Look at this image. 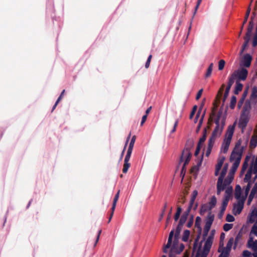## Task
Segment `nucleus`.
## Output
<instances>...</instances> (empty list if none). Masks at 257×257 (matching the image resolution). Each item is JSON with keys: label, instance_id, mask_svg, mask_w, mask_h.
Here are the masks:
<instances>
[{"label": "nucleus", "instance_id": "obj_57", "mask_svg": "<svg viewBox=\"0 0 257 257\" xmlns=\"http://www.w3.org/2000/svg\"><path fill=\"white\" fill-rule=\"evenodd\" d=\"M200 114H201V109H199V110L196 114V115L195 116V118L194 119L195 123H196L197 122L198 119L199 117L200 116Z\"/></svg>", "mask_w": 257, "mask_h": 257}, {"label": "nucleus", "instance_id": "obj_18", "mask_svg": "<svg viewBox=\"0 0 257 257\" xmlns=\"http://www.w3.org/2000/svg\"><path fill=\"white\" fill-rule=\"evenodd\" d=\"M252 57L249 54H246L243 57V63L246 67H249L250 65Z\"/></svg>", "mask_w": 257, "mask_h": 257}, {"label": "nucleus", "instance_id": "obj_14", "mask_svg": "<svg viewBox=\"0 0 257 257\" xmlns=\"http://www.w3.org/2000/svg\"><path fill=\"white\" fill-rule=\"evenodd\" d=\"M233 179V174L231 173H229L227 178L225 179L224 181H222V187L223 188V190L225 189L226 187L229 186L230 183L232 181Z\"/></svg>", "mask_w": 257, "mask_h": 257}, {"label": "nucleus", "instance_id": "obj_25", "mask_svg": "<svg viewBox=\"0 0 257 257\" xmlns=\"http://www.w3.org/2000/svg\"><path fill=\"white\" fill-rule=\"evenodd\" d=\"M252 174V169L249 168V170L247 171L246 174H245V177L243 179L244 181L245 182H249L250 181V179L251 176Z\"/></svg>", "mask_w": 257, "mask_h": 257}, {"label": "nucleus", "instance_id": "obj_35", "mask_svg": "<svg viewBox=\"0 0 257 257\" xmlns=\"http://www.w3.org/2000/svg\"><path fill=\"white\" fill-rule=\"evenodd\" d=\"M136 136H133V137H132V138L131 139V142L130 143L128 149H130V150H133V148H134V144H135V141H136Z\"/></svg>", "mask_w": 257, "mask_h": 257}, {"label": "nucleus", "instance_id": "obj_26", "mask_svg": "<svg viewBox=\"0 0 257 257\" xmlns=\"http://www.w3.org/2000/svg\"><path fill=\"white\" fill-rule=\"evenodd\" d=\"M119 191H118L117 193L115 194L113 200V203L111 207V210H113V211H114L116 203L118 201V198H119Z\"/></svg>", "mask_w": 257, "mask_h": 257}, {"label": "nucleus", "instance_id": "obj_60", "mask_svg": "<svg viewBox=\"0 0 257 257\" xmlns=\"http://www.w3.org/2000/svg\"><path fill=\"white\" fill-rule=\"evenodd\" d=\"M250 35H251V34L247 33L246 36L244 37V39L245 40V42H247V43H248V42L250 40Z\"/></svg>", "mask_w": 257, "mask_h": 257}, {"label": "nucleus", "instance_id": "obj_22", "mask_svg": "<svg viewBox=\"0 0 257 257\" xmlns=\"http://www.w3.org/2000/svg\"><path fill=\"white\" fill-rule=\"evenodd\" d=\"M236 73H235V72L234 71L232 74V75H231V76L230 77V78H229V80H228V84L230 86H232V84H233L234 82V80L235 79H237V76L236 75Z\"/></svg>", "mask_w": 257, "mask_h": 257}, {"label": "nucleus", "instance_id": "obj_47", "mask_svg": "<svg viewBox=\"0 0 257 257\" xmlns=\"http://www.w3.org/2000/svg\"><path fill=\"white\" fill-rule=\"evenodd\" d=\"M225 64V62L224 60H220L218 63V69L219 70H222L224 68Z\"/></svg>", "mask_w": 257, "mask_h": 257}, {"label": "nucleus", "instance_id": "obj_2", "mask_svg": "<svg viewBox=\"0 0 257 257\" xmlns=\"http://www.w3.org/2000/svg\"><path fill=\"white\" fill-rule=\"evenodd\" d=\"M247 141L245 142L243 145L242 144V141L239 140L236 143L235 146L231 153L230 157V161L233 162V165L231 167L229 173H231L234 176V174L237 169L241 159L243 152L246 148Z\"/></svg>", "mask_w": 257, "mask_h": 257}, {"label": "nucleus", "instance_id": "obj_43", "mask_svg": "<svg viewBox=\"0 0 257 257\" xmlns=\"http://www.w3.org/2000/svg\"><path fill=\"white\" fill-rule=\"evenodd\" d=\"M236 102V97L234 96H232L231 97V103H230V107L231 108H232V109L234 108V107L235 105Z\"/></svg>", "mask_w": 257, "mask_h": 257}, {"label": "nucleus", "instance_id": "obj_41", "mask_svg": "<svg viewBox=\"0 0 257 257\" xmlns=\"http://www.w3.org/2000/svg\"><path fill=\"white\" fill-rule=\"evenodd\" d=\"M228 201H226V200H223L222 204V208L220 211L221 213L223 214L224 212V211L226 209V207L227 205Z\"/></svg>", "mask_w": 257, "mask_h": 257}, {"label": "nucleus", "instance_id": "obj_10", "mask_svg": "<svg viewBox=\"0 0 257 257\" xmlns=\"http://www.w3.org/2000/svg\"><path fill=\"white\" fill-rule=\"evenodd\" d=\"M245 200L246 199H244V198H243L241 200L237 201V203L234 205L233 211L235 215L239 214L241 212L243 208V205Z\"/></svg>", "mask_w": 257, "mask_h": 257}, {"label": "nucleus", "instance_id": "obj_56", "mask_svg": "<svg viewBox=\"0 0 257 257\" xmlns=\"http://www.w3.org/2000/svg\"><path fill=\"white\" fill-rule=\"evenodd\" d=\"M244 257H249L251 255V253L248 250H244L242 253Z\"/></svg>", "mask_w": 257, "mask_h": 257}, {"label": "nucleus", "instance_id": "obj_64", "mask_svg": "<svg viewBox=\"0 0 257 257\" xmlns=\"http://www.w3.org/2000/svg\"><path fill=\"white\" fill-rule=\"evenodd\" d=\"M228 254L222 251L219 257H228Z\"/></svg>", "mask_w": 257, "mask_h": 257}, {"label": "nucleus", "instance_id": "obj_16", "mask_svg": "<svg viewBox=\"0 0 257 257\" xmlns=\"http://www.w3.org/2000/svg\"><path fill=\"white\" fill-rule=\"evenodd\" d=\"M241 187L237 185L236 186L235 189V193L234 196L235 198L237 200V201H239V200H241L244 197V196H241Z\"/></svg>", "mask_w": 257, "mask_h": 257}, {"label": "nucleus", "instance_id": "obj_53", "mask_svg": "<svg viewBox=\"0 0 257 257\" xmlns=\"http://www.w3.org/2000/svg\"><path fill=\"white\" fill-rule=\"evenodd\" d=\"M250 7H249L246 11V15H245V19H244V23L243 24H244L245 23H246V22L247 21V20L248 18V16L249 15V14H250Z\"/></svg>", "mask_w": 257, "mask_h": 257}, {"label": "nucleus", "instance_id": "obj_50", "mask_svg": "<svg viewBox=\"0 0 257 257\" xmlns=\"http://www.w3.org/2000/svg\"><path fill=\"white\" fill-rule=\"evenodd\" d=\"M226 220L227 222H233L234 220V217L232 215L227 214L226 218Z\"/></svg>", "mask_w": 257, "mask_h": 257}, {"label": "nucleus", "instance_id": "obj_5", "mask_svg": "<svg viewBox=\"0 0 257 257\" xmlns=\"http://www.w3.org/2000/svg\"><path fill=\"white\" fill-rule=\"evenodd\" d=\"M228 165L225 164L221 171L220 175L218 178L217 183V193L220 194L221 192L223 190V188L222 187V183L225 176L227 171L228 170Z\"/></svg>", "mask_w": 257, "mask_h": 257}, {"label": "nucleus", "instance_id": "obj_51", "mask_svg": "<svg viewBox=\"0 0 257 257\" xmlns=\"http://www.w3.org/2000/svg\"><path fill=\"white\" fill-rule=\"evenodd\" d=\"M253 28V24L252 21H250L249 23V27L248 28L247 33L251 34V31Z\"/></svg>", "mask_w": 257, "mask_h": 257}, {"label": "nucleus", "instance_id": "obj_12", "mask_svg": "<svg viewBox=\"0 0 257 257\" xmlns=\"http://www.w3.org/2000/svg\"><path fill=\"white\" fill-rule=\"evenodd\" d=\"M235 73H236V75L237 76V79L238 80H245L247 77L248 71L246 69L244 68H242L241 69L235 71Z\"/></svg>", "mask_w": 257, "mask_h": 257}, {"label": "nucleus", "instance_id": "obj_15", "mask_svg": "<svg viewBox=\"0 0 257 257\" xmlns=\"http://www.w3.org/2000/svg\"><path fill=\"white\" fill-rule=\"evenodd\" d=\"M174 235V231H171L170 233L167 244L165 245L164 248V252L167 253L168 252V249L171 247L173 245L172 243V239Z\"/></svg>", "mask_w": 257, "mask_h": 257}, {"label": "nucleus", "instance_id": "obj_20", "mask_svg": "<svg viewBox=\"0 0 257 257\" xmlns=\"http://www.w3.org/2000/svg\"><path fill=\"white\" fill-rule=\"evenodd\" d=\"M257 145V134H254L250 142V147L252 148H255Z\"/></svg>", "mask_w": 257, "mask_h": 257}, {"label": "nucleus", "instance_id": "obj_61", "mask_svg": "<svg viewBox=\"0 0 257 257\" xmlns=\"http://www.w3.org/2000/svg\"><path fill=\"white\" fill-rule=\"evenodd\" d=\"M181 227L182 226L179 227V225H178V227H177V228L176 229V231L175 237H178L179 236Z\"/></svg>", "mask_w": 257, "mask_h": 257}, {"label": "nucleus", "instance_id": "obj_7", "mask_svg": "<svg viewBox=\"0 0 257 257\" xmlns=\"http://www.w3.org/2000/svg\"><path fill=\"white\" fill-rule=\"evenodd\" d=\"M248 120V113L246 112H243L239 119V127L242 130L244 129L246 127Z\"/></svg>", "mask_w": 257, "mask_h": 257}, {"label": "nucleus", "instance_id": "obj_11", "mask_svg": "<svg viewBox=\"0 0 257 257\" xmlns=\"http://www.w3.org/2000/svg\"><path fill=\"white\" fill-rule=\"evenodd\" d=\"M191 156V154L189 149L186 148L183 150L182 156L181 157V161L182 162L184 161L185 162L184 164V166L188 163L189 161H190Z\"/></svg>", "mask_w": 257, "mask_h": 257}, {"label": "nucleus", "instance_id": "obj_27", "mask_svg": "<svg viewBox=\"0 0 257 257\" xmlns=\"http://www.w3.org/2000/svg\"><path fill=\"white\" fill-rule=\"evenodd\" d=\"M211 209V207H210L208 204H204L202 206L200 212L201 214H204L205 212L210 210Z\"/></svg>", "mask_w": 257, "mask_h": 257}, {"label": "nucleus", "instance_id": "obj_54", "mask_svg": "<svg viewBox=\"0 0 257 257\" xmlns=\"http://www.w3.org/2000/svg\"><path fill=\"white\" fill-rule=\"evenodd\" d=\"M202 2V0H198L197 1V5H196V6L195 7V11H194V14H193V16L195 15L199 7V5H200L201 3Z\"/></svg>", "mask_w": 257, "mask_h": 257}, {"label": "nucleus", "instance_id": "obj_30", "mask_svg": "<svg viewBox=\"0 0 257 257\" xmlns=\"http://www.w3.org/2000/svg\"><path fill=\"white\" fill-rule=\"evenodd\" d=\"M256 192V190L253 188L252 189L251 192L250 193V195L248 197V201H247V204H249L252 201L253 198L254 197V194Z\"/></svg>", "mask_w": 257, "mask_h": 257}, {"label": "nucleus", "instance_id": "obj_62", "mask_svg": "<svg viewBox=\"0 0 257 257\" xmlns=\"http://www.w3.org/2000/svg\"><path fill=\"white\" fill-rule=\"evenodd\" d=\"M147 116L148 115H147V114H145L143 116L142 118V121L141 122V125H143V124L145 123V122L146 121V120L147 119Z\"/></svg>", "mask_w": 257, "mask_h": 257}, {"label": "nucleus", "instance_id": "obj_42", "mask_svg": "<svg viewBox=\"0 0 257 257\" xmlns=\"http://www.w3.org/2000/svg\"><path fill=\"white\" fill-rule=\"evenodd\" d=\"M187 214H186V215H183L181 217V218L180 219V221H179V224H178L179 225V226H182V225L185 222L186 218H187Z\"/></svg>", "mask_w": 257, "mask_h": 257}, {"label": "nucleus", "instance_id": "obj_37", "mask_svg": "<svg viewBox=\"0 0 257 257\" xmlns=\"http://www.w3.org/2000/svg\"><path fill=\"white\" fill-rule=\"evenodd\" d=\"M133 150L128 149L127 151L126 155L125 157L124 162H128L131 156V154L132 153Z\"/></svg>", "mask_w": 257, "mask_h": 257}, {"label": "nucleus", "instance_id": "obj_40", "mask_svg": "<svg viewBox=\"0 0 257 257\" xmlns=\"http://www.w3.org/2000/svg\"><path fill=\"white\" fill-rule=\"evenodd\" d=\"M213 67V63H211L209 66V67L207 69V71L206 74V77H209L212 73V69Z\"/></svg>", "mask_w": 257, "mask_h": 257}, {"label": "nucleus", "instance_id": "obj_28", "mask_svg": "<svg viewBox=\"0 0 257 257\" xmlns=\"http://www.w3.org/2000/svg\"><path fill=\"white\" fill-rule=\"evenodd\" d=\"M243 87V85L242 84L240 83L238 81H236L235 89L234 91V93L235 94H237L239 91H240Z\"/></svg>", "mask_w": 257, "mask_h": 257}, {"label": "nucleus", "instance_id": "obj_21", "mask_svg": "<svg viewBox=\"0 0 257 257\" xmlns=\"http://www.w3.org/2000/svg\"><path fill=\"white\" fill-rule=\"evenodd\" d=\"M236 73H235V72L234 71L232 74V75H231V76L230 77V78H229V80H228V84L230 86H232V84H233L234 82V80L235 79H237V76L236 75Z\"/></svg>", "mask_w": 257, "mask_h": 257}, {"label": "nucleus", "instance_id": "obj_63", "mask_svg": "<svg viewBox=\"0 0 257 257\" xmlns=\"http://www.w3.org/2000/svg\"><path fill=\"white\" fill-rule=\"evenodd\" d=\"M65 93V90L64 89L62 92L61 93L60 96H59V97L58 98L57 101H58V102H59L61 99H62L63 97V95H64V94Z\"/></svg>", "mask_w": 257, "mask_h": 257}, {"label": "nucleus", "instance_id": "obj_32", "mask_svg": "<svg viewBox=\"0 0 257 257\" xmlns=\"http://www.w3.org/2000/svg\"><path fill=\"white\" fill-rule=\"evenodd\" d=\"M250 187H251V183H250V182H249L245 189L244 195L243 198H244V199H245L248 195V194L250 190Z\"/></svg>", "mask_w": 257, "mask_h": 257}, {"label": "nucleus", "instance_id": "obj_31", "mask_svg": "<svg viewBox=\"0 0 257 257\" xmlns=\"http://www.w3.org/2000/svg\"><path fill=\"white\" fill-rule=\"evenodd\" d=\"M249 158L248 157H246L245 158V160L243 163V164L242 165V170H241V173H243V172L245 171V170L247 169L248 167V162Z\"/></svg>", "mask_w": 257, "mask_h": 257}, {"label": "nucleus", "instance_id": "obj_55", "mask_svg": "<svg viewBox=\"0 0 257 257\" xmlns=\"http://www.w3.org/2000/svg\"><path fill=\"white\" fill-rule=\"evenodd\" d=\"M198 195V192L197 190H194L193 192V193H192V197H191V199L192 200V201L193 200H195L196 198V196H197Z\"/></svg>", "mask_w": 257, "mask_h": 257}, {"label": "nucleus", "instance_id": "obj_44", "mask_svg": "<svg viewBox=\"0 0 257 257\" xmlns=\"http://www.w3.org/2000/svg\"><path fill=\"white\" fill-rule=\"evenodd\" d=\"M224 84H222L221 86V87L220 88L218 92V93L217 94V96H216V98L219 99H220L221 95H222V92L224 90Z\"/></svg>", "mask_w": 257, "mask_h": 257}, {"label": "nucleus", "instance_id": "obj_59", "mask_svg": "<svg viewBox=\"0 0 257 257\" xmlns=\"http://www.w3.org/2000/svg\"><path fill=\"white\" fill-rule=\"evenodd\" d=\"M177 121H176L172 125V130L170 131V133H173L174 132H175L176 131V126L177 125Z\"/></svg>", "mask_w": 257, "mask_h": 257}, {"label": "nucleus", "instance_id": "obj_38", "mask_svg": "<svg viewBox=\"0 0 257 257\" xmlns=\"http://www.w3.org/2000/svg\"><path fill=\"white\" fill-rule=\"evenodd\" d=\"M181 211H182V209L180 207H177V212L175 214V217H174V219H175V220L176 221H177L178 220V219H179V217H180V214L181 213Z\"/></svg>", "mask_w": 257, "mask_h": 257}, {"label": "nucleus", "instance_id": "obj_24", "mask_svg": "<svg viewBox=\"0 0 257 257\" xmlns=\"http://www.w3.org/2000/svg\"><path fill=\"white\" fill-rule=\"evenodd\" d=\"M190 231L188 230H185L184 231L182 237V239L184 242H187L189 240V236H190Z\"/></svg>", "mask_w": 257, "mask_h": 257}, {"label": "nucleus", "instance_id": "obj_13", "mask_svg": "<svg viewBox=\"0 0 257 257\" xmlns=\"http://www.w3.org/2000/svg\"><path fill=\"white\" fill-rule=\"evenodd\" d=\"M184 248V245L182 243H181L180 244H179V248H177L176 247V244L175 243H173V244L171 246V247L168 249V251H171V252H173V253L179 254L181 251H183Z\"/></svg>", "mask_w": 257, "mask_h": 257}, {"label": "nucleus", "instance_id": "obj_52", "mask_svg": "<svg viewBox=\"0 0 257 257\" xmlns=\"http://www.w3.org/2000/svg\"><path fill=\"white\" fill-rule=\"evenodd\" d=\"M251 233H253L257 236V225H254L251 230Z\"/></svg>", "mask_w": 257, "mask_h": 257}, {"label": "nucleus", "instance_id": "obj_46", "mask_svg": "<svg viewBox=\"0 0 257 257\" xmlns=\"http://www.w3.org/2000/svg\"><path fill=\"white\" fill-rule=\"evenodd\" d=\"M233 227L232 224L226 223L223 225V229L225 231H227L231 229Z\"/></svg>", "mask_w": 257, "mask_h": 257}, {"label": "nucleus", "instance_id": "obj_17", "mask_svg": "<svg viewBox=\"0 0 257 257\" xmlns=\"http://www.w3.org/2000/svg\"><path fill=\"white\" fill-rule=\"evenodd\" d=\"M224 160L225 158L222 157L218 160V163L215 167V171L214 174L216 176L218 175L219 171L223 165Z\"/></svg>", "mask_w": 257, "mask_h": 257}, {"label": "nucleus", "instance_id": "obj_6", "mask_svg": "<svg viewBox=\"0 0 257 257\" xmlns=\"http://www.w3.org/2000/svg\"><path fill=\"white\" fill-rule=\"evenodd\" d=\"M214 216L211 213H209L207 216L205 226L204 227L203 236L205 237L208 234L212 222L214 220Z\"/></svg>", "mask_w": 257, "mask_h": 257}, {"label": "nucleus", "instance_id": "obj_19", "mask_svg": "<svg viewBox=\"0 0 257 257\" xmlns=\"http://www.w3.org/2000/svg\"><path fill=\"white\" fill-rule=\"evenodd\" d=\"M225 189H226V190L225 192V196L224 200H226V201H228L232 193V187L231 186H228L227 187H226Z\"/></svg>", "mask_w": 257, "mask_h": 257}, {"label": "nucleus", "instance_id": "obj_23", "mask_svg": "<svg viewBox=\"0 0 257 257\" xmlns=\"http://www.w3.org/2000/svg\"><path fill=\"white\" fill-rule=\"evenodd\" d=\"M236 73H235V72L234 71L232 74V75H231V76L230 77V78H229V80H228V84L230 86H232V84H233L234 82V80L235 79H237V76L236 75Z\"/></svg>", "mask_w": 257, "mask_h": 257}, {"label": "nucleus", "instance_id": "obj_34", "mask_svg": "<svg viewBox=\"0 0 257 257\" xmlns=\"http://www.w3.org/2000/svg\"><path fill=\"white\" fill-rule=\"evenodd\" d=\"M216 204V199L215 197L213 196L211 198L210 202L208 203V205L210 207H211V209L214 207Z\"/></svg>", "mask_w": 257, "mask_h": 257}, {"label": "nucleus", "instance_id": "obj_8", "mask_svg": "<svg viewBox=\"0 0 257 257\" xmlns=\"http://www.w3.org/2000/svg\"><path fill=\"white\" fill-rule=\"evenodd\" d=\"M234 241V239L233 237H231L229 239V241L227 242V245L226 247L223 248V244L222 242L220 243V247L218 249V251H223L225 253H227L229 254L230 249L231 248V247L232 246L233 243Z\"/></svg>", "mask_w": 257, "mask_h": 257}, {"label": "nucleus", "instance_id": "obj_36", "mask_svg": "<svg viewBox=\"0 0 257 257\" xmlns=\"http://www.w3.org/2000/svg\"><path fill=\"white\" fill-rule=\"evenodd\" d=\"M206 130L204 129L203 136H202V137L201 138H200V139L199 140V142L198 143V147H200L201 144H202V143H203L204 142V141L206 140Z\"/></svg>", "mask_w": 257, "mask_h": 257}, {"label": "nucleus", "instance_id": "obj_9", "mask_svg": "<svg viewBox=\"0 0 257 257\" xmlns=\"http://www.w3.org/2000/svg\"><path fill=\"white\" fill-rule=\"evenodd\" d=\"M247 247L251 248L253 251V256L257 257V240L254 241L253 237H250L247 242Z\"/></svg>", "mask_w": 257, "mask_h": 257}, {"label": "nucleus", "instance_id": "obj_4", "mask_svg": "<svg viewBox=\"0 0 257 257\" xmlns=\"http://www.w3.org/2000/svg\"><path fill=\"white\" fill-rule=\"evenodd\" d=\"M235 124V123L233 125H229L226 131L225 138L221 147V151L224 153H226L228 151L229 146L230 144L232 136L233 135Z\"/></svg>", "mask_w": 257, "mask_h": 257}, {"label": "nucleus", "instance_id": "obj_49", "mask_svg": "<svg viewBox=\"0 0 257 257\" xmlns=\"http://www.w3.org/2000/svg\"><path fill=\"white\" fill-rule=\"evenodd\" d=\"M152 58V55H150L148 58V59H147V62L145 64V67L146 68H148L149 67Z\"/></svg>", "mask_w": 257, "mask_h": 257}, {"label": "nucleus", "instance_id": "obj_39", "mask_svg": "<svg viewBox=\"0 0 257 257\" xmlns=\"http://www.w3.org/2000/svg\"><path fill=\"white\" fill-rule=\"evenodd\" d=\"M130 163H129L128 162H124V164H123V169H122L123 173H126L127 172L128 169L130 168Z\"/></svg>", "mask_w": 257, "mask_h": 257}, {"label": "nucleus", "instance_id": "obj_45", "mask_svg": "<svg viewBox=\"0 0 257 257\" xmlns=\"http://www.w3.org/2000/svg\"><path fill=\"white\" fill-rule=\"evenodd\" d=\"M201 219L200 217L197 216L195 220V226L199 228V230H201Z\"/></svg>", "mask_w": 257, "mask_h": 257}, {"label": "nucleus", "instance_id": "obj_29", "mask_svg": "<svg viewBox=\"0 0 257 257\" xmlns=\"http://www.w3.org/2000/svg\"><path fill=\"white\" fill-rule=\"evenodd\" d=\"M231 87V86H230L228 84H227V86L226 88L225 91V93L224 94V96H223V97L222 99L223 103L225 102L226 98L227 97V96L228 95V93L230 91Z\"/></svg>", "mask_w": 257, "mask_h": 257}, {"label": "nucleus", "instance_id": "obj_1", "mask_svg": "<svg viewBox=\"0 0 257 257\" xmlns=\"http://www.w3.org/2000/svg\"><path fill=\"white\" fill-rule=\"evenodd\" d=\"M221 115V112H219L217 114V118L215 120L216 126L212 134L211 137L208 141V146L206 150L205 151V154L206 157H208L210 154L216 139L220 136L224 127L225 124V119L224 118L220 119Z\"/></svg>", "mask_w": 257, "mask_h": 257}, {"label": "nucleus", "instance_id": "obj_3", "mask_svg": "<svg viewBox=\"0 0 257 257\" xmlns=\"http://www.w3.org/2000/svg\"><path fill=\"white\" fill-rule=\"evenodd\" d=\"M199 237L200 236L198 235L193 243V252H196V257H206L210 251L213 242L214 231H212L211 233L207 237L205 242L203 249L201 248L200 245H198V243Z\"/></svg>", "mask_w": 257, "mask_h": 257}, {"label": "nucleus", "instance_id": "obj_33", "mask_svg": "<svg viewBox=\"0 0 257 257\" xmlns=\"http://www.w3.org/2000/svg\"><path fill=\"white\" fill-rule=\"evenodd\" d=\"M250 168L252 169V172L256 175V177H257V156L254 164Z\"/></svg>", "mask_w": 257, "mask_h": 257}, {"label": "nucleus", "instance_id": "obj_48", "mask_svg": "<svg viewBox=\"0 0 257 257\" xmlns=\"http://www.w3.org/2000/svg\"><path fill=\"white\" fill-rule=\"evenodd\" d=\"M251 97L252 98H255L257 97V88L253 87L252 89Z\"/></svg>", "mask_w": 257, "mask_h": 257}, {"label": "nucleus", "instance_id": "obj_58", "mask_svg": "<svg viewBox=\"0 0 257 257\" xmlns=\"http://www.w3.org/2000/svg\"><path fill=\"white\" fill-rule=\"evenodd\" d=\"M202 92H203L202 88L199 90V91L198 92V93L197 94L196 97V100H198L200 98V97L202 94Z\"/></svg>", "mask_w": 257, "mask_h": 257}]
</instances>
